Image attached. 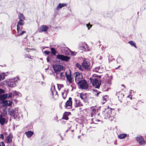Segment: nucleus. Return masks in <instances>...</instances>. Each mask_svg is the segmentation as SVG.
<instances>
[{"instance_id": "obj_1", "label": "nucleus", "mask_w": 146, "mask_h": 146, "mask_svg": "<svg viewBox=\"0 0 146 146\" xmlns=\"http://www.w3.org/2000/svg\"><path fill=\"white\" fill-rule=\"evenodd\" d=\"M90 82L96 88H99L101 84V81L96 78H90Z\"/></svg>"}, {"instance_id": "obj_2", "label": "nucleus", "mask_w": 146, "mask_h": 146, "mask_svg": "<svg viewBox=\"0 0 146 146\" xmlns=\"http://www.w3.org/2000/svg\"><path fill=\"white\" fill-rule=\"evenodd\" d=\"M103 114L105 119L109 118L112 120L114 118L111 114V110L109 108L105 110L103 112Z\"/></svg>"}, {"instance_id": "obj_3", "label": "nucleus", "mask_w": 146, "mask_h": 146, "mask_svg": "<svg viewBox=\"0 0 146 146\" xmlns=\"http://www.w3.org/2000/svg\"><path fill=\"white\" fill-rule=\"evenodd\" d=\"M79 88L82 89L86 90L88 88V85L86 81L84 80H82L77 82Z\"/></svg>"}, {"instance_id": "obj_4", "label": "nucleus", "mask_w": 146, "mask_h": 146, "mask_svg": "<svg viewBox=\"0 0 146 146\" xmlns=\"http://www.w3.org/2000/svg\"><path fill=\"white\" fill-rule=\"evenodd\" d=\"M8 114L11 116H13L15 118H19L20 116L19 115L18 110L17 109L14 110L12 109L9 108L8 111Z\"/></svg>"}, {"instance_id": "obj_5", "label": "nucleus", "mask_w": 146, "mask_h": 146, "mask_svg": "<svg viewBox=\"0 0 146 146\" xmlns=\"http://www.w3.org/2000/svg\"><path fill=\"white\" fill-rule=\"evenodd\" d=\"M53 68L55 73L56 74H58L63 69V66L62 65L59 64H55L53 65Z\"/></svg>"}, {"instance_id": "obj_6", "label": "nucleus", "mask_w": 146, "mask_h": 146, "mask_svg": "<svg viewBox=\"0 0 146 146\" xmlns=\"http://www.w3.org/2000/svg\"><path fill=\"white\" fill-rule=\"evenodd\" d=\"M56 58L57 59L66 62L68 61L70 59V58L68 56L60 54L57 55Z\"/></svg>"}, {"instance_id": "obj_7", "label": "nucleus", "mask_w": 146, "mask_h": 146, "mask_svg": "<svg viewBox=\"0 0 146 146\" xmlns=\"http://www.w3.org/2000/svg\"><path fill=\"white\" fill-rule=\"evenodd\" d=\"M19 79V77H17L10 80L8 83V86L11 87H15L16 86V82Z\"/></svg>"}, {"instance_id": "obj_8", "label": "nucleus", "mask_w": 146, "mask_h": 146, "mask_svg": "<svg viewBox=\"0 0 146 146\" xmlns=\"http://www.w3.org/2000/svg\"><path fill=\"white\" fill-rule=\"evenodd\" d=\"M74 75L75 78V80L76 83H77L80 81V80L83 78V76L82 74L79 72H77L74 74Z\"/></svg>"}, {"instance_id": "obj_9", "label": "nucleus", "mask_w": 146, "mask_h": 146, "mask_svg": "<svg viewBox=\"0 0 146 146\" xmlns=\"http://www.w3.org/2000/svg\"><path fill=\"white\" fill-rule=\"evenodd\" d=\"M51 91L52 94V95L54 99H56L58 97V95L57 94V92L55 90V86L54 85H52L51 88Z\"/></svg>"}, {"instance_id": "obj_10", "label": "nucleus", "mask_w": 146, "mask_h": 146, "mask_svg": "<svg viewBox=\"0 0 146 146\" xmlns=\"http://www.w3.org/2000/svg\"><path fill=\"white\" fill-rule=\"evenodd\" d=\"M82 66L85 69L88 70L90 68V64L88 60H85L83 61L82 63Z\"/></svg>"}, {"instance_id": "obj_11", "label": "nucleus", "mask_w": 146, "mask_h": 146, "mask_svg": "<svg viewBox=\"0 0 146 146\" xmlns=\"http://www.w3.org/2000/svg\"><path fill=\"white\" fill-rule=\"evenodd\" d=\"M12 96H17V97H21V95L19 92H17L16 91H13L12 93H9L8 98H10Z\"/></svg>"}, {"instance_id": "obj_12", "label": "nucleus", "mask_w": 146, "mask_h": 146, "mask_svg": "<svg viewBox=\"0 0 146 146\" xmlns=\"http://www.w3.org/2000/svg\"><path fill=\"white\" fill-rule=\"evenodd\" d=\"M72 99L71 97H70L68 100L66 102L65 107L67 109H71L72 108Z\"/></svg>"}, {"instance_id": "obj_13", "label": "nucleus", "mask_w": 146, "mask_h": 146, "mask_svg": "<svg viewBox=\"0 0 146 146\" xmlns=\"http://www.w3.org/2000/svg\"><path fill=\"white\" fill-rule=\"evenodd\" d=\"M136 139L137 142L140 145H144L146 143L145 141L141 136H140L137 137H136Z\"/></svg>"}, {"instance_id": "obj_14", "label": "nucleus", "mask_w": 146, "mask_h": 146, "mask_svg": "<svg viewBox=\"0 0 146 146\" xmlns=\"http://www.w3.org/2000/svg\"><path fill=\"white\" fill-rule=\"evenodd\" d=\"M65 75L67 80L70 83H72V78L70 71L66 72L65 73Z\"/></svg>"}, {"instance_id": "obj_15", "label": "nucleus", "mask_w": 146, "mask_h": 146, "mask_svg": "<svg viewBox=\"0 0 146 146\" xmlns=\"http://www.w3.org/2000/svg\"><path fill=\"white\" fill-rule=\"evenodd\" d=\"M49 29V27L46 25H42L40 27L39 29V32H46L48 31Z\"/></svg>"}, {"instance_id": "obj_16", "label": "nucleus", "mask_w": 146, "mask_h": 146, "mask_svg": "<svg viewBox=\"0 0 146 146\" xmlns=\"http://www.w3.org/2000/svg\"><path fill=\"white\" fill-rule=\"evenodd\" d=\"M7 120L5 119L4 117L2 115H0V124L3 125L7 123Z\"/></svg>"}, {"instance_id": "obj_17", "label": "nucleus", "mask_w": 146, "mask_h": 146, "mask_svg": "<svg viewBox=\"0 0 146 146\" xmlns=\"http://www.w3.org/2000/svg\"><path fill=\"white\" fill-rule=\"evenodd\" d=\"M59 74H56V77L60 79V80H63L65 78L64 73L63 72H61L59 75Z\"/></svg>"}, {"instance_id": "obj_18", "label": "nucleus", "mask_w": 146, "mask_h": 146, "mask_svg": "<svg viewBox=\"0 0 146 146\" xmlns=\"http://www.w3.org/2000/svg\"><path fill=\"white\" fill-rule=\"evenodd\" d=\"M74 101L75 103V107H77L79 106H82L83 105L82 103L79 100H77L76 98L74 99Z\"/></svg>"}, {"instance_id": "obj_19", "label": "nucleus", "mask_w": 146, "mask_h": 146, "mask_svg": "<svg viewBox=\"0 0 146 146\" xmlns=\"http://www.w3.org/2000/svg\"><path fill=\"white\" fill-rule=\"evenodd\" d=\"M12 104V102L8 100H4L3 102V104L5 106H9L11 105Z\"/></svg>"}, {"instance_id": "obj_20", "label": "nucleus", "mask_w": 146, "mask_h": 146, "mask_svg": "<svg viewBox=\"0 0 146 146\" xmlns=\"http://www.w3.org/2000/svg\"><path fill=\"white\" fill-rule=\"evenodd\" d=\"M9 93L8 94H3L0 95V100H3L6 98H8Z\"/></svg>"}, {"instance_id": "obj_21", "label": "nucleus", "mask_w": 146, "mask_h": 146, "mask_svg": "<svg viewBox=\"0 0 146 146\" xmlns=\"http://www.w3.org/2000/svg\"><path fill=\"white\" fill-rule=\"evenodd\" d=\"M80 97L82 100H84L87 98V96L86 94L82 93L80 94Z\"/></svg>"}, {"instance_id": "obj_22", "label": "nucleus", "mask_w": 146, "mask_h": 146, "mask_svg": "<svg viewBox=\"0 0 146 146\" xmlns=\"http://www.w3.org/2000/svg\"><path fill=\"white\" fill-rule=\"evenodd\" d=\"M66 5V3H59L56 8V10H58L61 8L62 7L65 6Z\"/></svg>"}, {"instance_id": "obj_23", "label": "nucleus", "mask_w": 146, "mask_h": 146, "mask_svg": "<svg viewBox=\"0 0 146 146\" xmlns=\"http://www.w3.org/2000/svg\"><path fill=\"white\" fill-rule=\"evenodd\" d=\"M12 136L11 135H9L8 136L5 140V142L7 143H9L12 142Z\"/></svg>"}, {"instance_id": "obj_24", "label": "nucleus", "mask_w": 146, "mask_h": 146, "mask_svg": "<svg viewBox=\"0 0 146 146\" xmlns=\"http://www.w3.org/2000/svg\"><path fill=\"white\" fill-rule=\"evenodd\" d=\"M127 136V134L125 133L121 134L118 136V138L120 139H122L125 138Z\"/></svg>"}, {"instance_id": "obj_25", "label": "nucleus", "mask_w": 146, "mask_h": 146, "mask_svg": "<svg viewBox=\"0 0 146 146\" xmlns=\"http://www.w3.org/2000/svg\"><path fill=\"white\" fill-rule=\"evenodd\" d=\"M68 94V92L66 90H64L63 92L62 93V96L64 99H65L66 98L67 94Z\"/></svg>"}, {"instance_id": "obj_26", "label": "nucleus", "mask_w": 146, "mask_h": 146, "mask_svg": "<svg viewBox=\"0 0 146 146\" xmlns=\"http://www.w3.org/2000/svg\"><path fill=\"white\" fill-rule=\"evenodd\" d=\"M26 134L28 137H30L33 134V132L31 131L26 132Z\"/></svg>"}, {"instance_id": "obj_27", "label": "nucleus", "mask_w": 146, "mask_h": 146, "mask_svg": "<svg viewBox=\"0 0 146 146\" xmlns=\"http://www.w3.org/2000/svg\"><path fill=\"white\" fill-rule=\"evenodd\" d=\"M108 98V96H106L102 97V103L103 104H104L106 102L107 99Z\"/></svg>"}, {"instance_id": "obj_28", "label": "nucleus", "mask_w": 146, "mask_h": 146, "mask_svg": "<svg viewBox=\"0 0 146 146\" xmlns=\"http://www.w3.org/2000/svg\"><path fill=\"white\" fill-rule=\"evenodd\" d=\"M24 24V22L23 20H19L17 25H18L19 26H20V25L22 26Z\"/></svg>"}, {"instance_id": "obj_29", "label": "nucleus", "mask_w": 146, "mask_h": 146, "mask_svg": "<svg viewBox=\"0 0 146 146\" xmlns=\"http://www.w3.org/2000/svg\"><path fill=\"white\" fill-rule=\"evenodd\" d=\"M19 20H24L25 17L23 14L22 13H20L19 15Z\"/></svg>"}, {"instance_id": "obj_30", "label": "nucleus", "mask_w": 146, "mask_h": 146, "mask_svg": "<svg viewBox=\"0 0 146 146\" xmlns=\"http://www.w3.org/2000/svg\"><path fill=\"white\" fill-rule=\"evenodd\" d=\"M116 94L119 98H122L124 96V95L123 94L120 92L117 93Z\"/></svg>"}, {"instance_id": "obj_31", "label": "nucleus", "mask_w": 146, "mask_h": 146, "mask_svg": "<svg viewBox=\"0 0 146 146\" xmlns=\"http://www.w3.org/2000/svg\"><path fill=\"white\" fill-rule=\"evenodd\" d=\"M51 53L55 55L56 52L54 48H51Z\"/></svg>"}, {"instance_id": "obj_32", "label": "nucleus", "mask_w": 146, "mask_h": 146, "mask_svg": "<svg viewBox=\"0 0 146 146\" xmlns=\"http://www.w3.org/2000/svg\"><path fill=\"white\" fill-rule=\"evenodd\" d=\"M129 43L132 46H134L135 48H136V46L135 42L132 41H130L129 42Z\"/></svg>"}, {"instance_id": "obj_33", "label": "nucleus", "mask_w": 146, "mask_h": 146, "mask_svg": "<svg viewBox=\"0 0 146 146\" xmlns=\"http://www.w3.org/2000/svg\"><path fill=\"white\" fill-rule=\"evenodd\" d=\"M82 47L84 49V50L85 51L89 50L88 45L86 44L84 46H82Z\"/></svg>"}, {"instance_id": "obj_34", "label": "nucleus", "mask_w": 146, "mask_h": 146, "mask_svg": "<svg viewBox=\"0 0 146 146\" xmlns=\"http://www.w3.org/2000/svg\"><path fill=\"white\" fill-rule=\"evenodd\" d=\"M105 87H106V86H110L111 84V82L110 80L106 81V83Z\"/></svg>"}, {"instance_id": "obj_35", "label": "nucleus", "mask_w": 146, "mask_h": 146, "mask_svg": "<svg viewBox=\"0 0 146 146\" xmlns=\"http://www.w3.org/2000/svg\"><path fill=\"white\" fill-rule=\"evenodd\" d=\"M17 33H19L21 31V29L20 26H19L18 25H17Z\"/></svg>"}, {"instance_id": "obj_36", "label": "nucleus", "mask_w": 146, "mask_h": 146, "mask_svg": "<svg viewBox=\"0 0 146 146\" xmlns=\"http://www.w3.org/2000/svg\"><path fill=\"white\" fill-rule=\"evenodd\" d=\"M76 66L78 68L79 70H82L81 65L78 63H77L76 64Z\"/></svg>"}, {"instance_id": "obj_37", "label": "nucleus", "mask_w": 146, "mask_h": 146, "mask_svg": "<svg viewBox=\"0 0 146 146\" xmlns=\"http://www.w3.org/2000/svg\"><path fill=\"white\" fill-rule=\"evenodd\" d=\"M5 78V76L3 74H0V81L3 80Z\"/></svg>"}, {"instance_id": "obj_38", "label": "nucleus", "mask_w": 146, "mask_h": 146, "mask_svg": "<svg viewBox=\"0 0 146 146\" xmlns=\"http://www.w3.org/2000/svg\"><path fill=\"white\" fill-rule=\"evenodd\" d=\"M62 119H64L66 120H68V118L67 115H66L65 114H64L63 115V116L62 117Z\"/></svg>"}, {"instance_id": "obj_39", "label": "nucleus", "mask_w": 146, "mask_h": 146, "mask_svg": "<svg viewBox=\"0 0 146 146\" xmlns=\"http://www.w3.org/2000/svg\"><path fill=\"white\" fill-rule=\"evenodd\" d=\"M58 88L59 90H60L61 88L63 87V85L62 84H57Z\"/></svg>"}, {"instance_id": "obj_40", "label": "nucleus", "mask_w": 146, "mask_h": 146, "mask_svg": "<svg viewBox=\"0 0 146 146\" xmlns=\"http://www.w3.org/2000/svg\"><path fill=\"white\" fill-rule=\"evenodd\" d=\"M26 33V31H23L21 33V32L19 33H17L18 34L16 35V36H22L23 35L24 33Z\"/></svg>"}, {"instance_id": "obj_41", "label": "nucleus", "mask_w": 146, "mask_h": 146, "mask_svg": "<svg viewBox=\"0 0 146 146\" xmlns=\"http://www.w3.org/2000/svg\"><path fill=\"white\" fill-rule=\"evenodd\" d=\"M99 69V67H96L95 68V70L96 72H98V70Z\"/></svg>"}, {"instance_id": "obj_42", "label": "nucleus", "mask_w": 146, "mask_h": 146, "mask_svg": "<svg viewBox=\"0 0 146 146\" xmlns=\"http://www.w3.org/2000/svg\"><path fill=\"white\" fill-rule=\"evenodd\" d=\"M86 26H87V27H88V29H89L90 28H91V27H92L91 25L90 24H87Z\"/></svg>"}, {"instance_id": "obj_43", "label": "nucleus", "mask_w": 146, "mask_h": 146, "mask_svg": "<svg viewBox=\"0 0 146 146\" xmlns=\"http://www.w3.org/2000/svg\"><path fill=\"white\" fill-rule=\"evenodd\" d=\"M0 146H5L4 143L3 142H0Z\"/></svg>"}, {"instance_id": "obj_44", "label": "nucleus", "mask_w": 146, "mask_h": 146, "mask_svg": "<svg viewBox=\"0 0 146 146\" xmlns=\"http://www.w3.org/2000/svg\"><path fill=\"white\" fill-rule=\"evenodd\" d=\"M4 92V91L3 90L0 89V94L3 93Z\"/></svg>"}, {"instance_id": "obj_45", "label": "nucleus", "mask_w": 146, "mask_h": 146, "mask_svg": "<svg viewBox=\"0 0 146 146\" xmlns=\"http://www.w3.org/2000/svg\"><path fill=\"white\" fill-rule=\"evenodd\" d=\"M71 54L72 55L74 56L76 55V53L72 52H71Z\"/></svg>"}, {"instance_id": "obj_46", "label": "nucleus", "mask_w": 146, "mask_h": 146, "mask_svg": "<svg viewBox=\"0 0 146 146\" xmlns=\"http://www.w3.org/2000/svg\"><path fill=\"white\" fill-rule=\"evenodd\" d=\"M44 52L47 55H48L50 53V52L49 51H44Z\"/></svg>"}, {"instance_id": "obj_47", "label": "nucleus", "mask_w": 146, "mask_h": 146, "mask_svg": "<svg viewBox=\"0 0 146 146\" xmlns=\"http://www.w3.org/2000/svg\"><path fill=\"white\" fill-rule=\"evenodd\" d=\"M96 111V109H92V111L94 113H95Z\"/></svg>"}, {"instance_id": "obj_48", "label": "nucleus", "mask_w": 146, "mask_h": 146, "mask_svg": "<svg viewBox=\"0 0 146 146\" xmlns=\"http://www.w3.org/2000/svg\"><path fill=\"white\" fill-rule=\"evenodd\" d=\"M25 57H28V58H31V59L32 58L30 56L29 57V56H26Z\"/></svg>"}, {"instance_id": "obj_49", "label": "nucleus", "mask_w": 146, "mask_h": 146, "mask_svg": "<svg viewBox=\"0 0 146 146\" xmlns=\"http://www.w3.org/2000/svg\"><path fill=\"white\" fill-rule=\"evenodd\" d=\"M121 60V59L120 58H118L117 59V60L118 61V60Z\"/></svg>"}, {"instance_id": "obj_50", "label": "nucleus", "mask_w": 146, "mask_h": 146, "mask_svg": "<svg viewBox=\"0 0 146 146\" xmlns=\"http://www.w3.org/2000/svg\"><path fill=\"white\" fill-rule=\"evenodd\" d=\"M47 62H49V59H48V58H47Z\"/></svg>"}, {"instance_id": "obj_51", "label": "nucleus", "mask_w": 146, "mask_h": 146, "mask_svg": "<svg viewBox=\"0 0 146 146\" xmlns=\"http://www.w3.org/2000/svg\"><path fill=\"white\" fill-rule=\"evenodd\" d=\"M109 61H111V59H110V58H109Z\"/></svg>"}, {"instance_id": "obj_52", "label": "nucleus", "mask_w": 146, "mask_h": 146, "mask_svg": "<svg viewBox=\"0 0 146 146\" xmlns=\"http://www.w3.org/2000/svg\"><path fill=\"white\" fill-rule=\"evenodd\" d=\"M99 77V78H100V77H101V76H98Z\"/></svg>"}, {"instance_id": "obj_53", "label": "nucleus", "mask_w": 146, "mask_h": 146, "mask_svg": "<svg viewBox=\"0 0 146 146\" xmlns=\"http://www.w3.org/2000/svg\"><path fill=\"white\" fill-rule=\"evenodd\" d=\"M122 86H124V85L123 84L122 85Z\"/></svg>"}, {"instance_id": "obj_54", "label": "nucleus", "mask_w": 146, "mask_h": 146, "mask_svg": "<svg viewBox=\"0 0 146 146\" xmlns=\"http://www.w3.org/2000/svg\"><path fill=\"white\" fill-rule=\"evenodd\" d=\"M98 95V93L97 94V96Z\"/></svg>"}, {"instance_id": "obj_55", "label": "nucleus", "mask_w": 146, "mask_h": 146, "mask_svg": "<svg viewBox=\"0 0 146 146\" xmlns=\"http://www.w3.org/2000/svg\"><path fill=\"white\" fill-rule=\"evenodd\" d=\"M80 136H78V138H79L80 137Z\"/></svg>"}, {"instance_id": "obj_56", "label": "nucleus", "mask_w": 146, "mask_h": 146, "mask_svg": "<svg viewBox=\"0 0 146 146\" xmlns=\"http://www.w3.org/2000/svg\"><path fill=\"white\" fill-rule=\"evenodd\" d=\"M25 50H28V49H25Z\"/></svg>"}]
</instances>
